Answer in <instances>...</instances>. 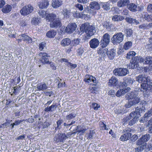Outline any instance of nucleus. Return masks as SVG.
<instances>
[{"mask_svg":"<svg viewBox=\"0 0 152 152\" xmlns=\"http://www.w3.org/2000/svg\"><path fill=\"white\" fill-rule=\"evenodd\" d=\"M70 13V10L66 9H64L63 12V15L66 18H68L69 17Z\"/></svg>","mask_w":152,"mask_h":152,"instance_id":"obj_52","label":"nucleus"},{"mask_svg":"<svg viewBox=\"0 0 152 152\" xmlns=\"http://www.w3.org/2000/svg\"><path fill=\"white\" fill-rule=\"evenodd\" d=\"M152 115V107L144 115L145 118L151 117Z\"/></svg>","mask_w":152,"mask_h":152,"instance_id":"obj_47","label":"nucleus"},{"mask_svg":"<svg viewBox=\"0 0 152 152\" xmlns=\"http://www.w3.org/2000/svg\"><path fill=\"white\" fill-rule=\"evenodd\" d=\"M69 126V125L66 123H64L63 124V127L62 128L64 132H66L68 129V128Z\"/></svg>","mask_w":152,"mask_h":152,"instance_id":"obj_60","label":"nucleus"},{"mask_svg":"<svg viewBox=\"0 0 152 152\" xmlns=\"http://www.w3.org/2000/svg\"><path fill=\"white\" fill-rule=\"evenodd\" d=\"M136 144L137 145H146V143L142 139V138L141 137L137 141Z\"/></svg>","mask_w":152,"mask_h":152,"instance_id":"obj_49","label":"nucleus"},{"mask_svg":"<svg viewBox=\"0 0 152 152\" xmlns=\"http://www.w3.org/2000/svg\"><path fill=\"white\" fill-rule=\"evenodd\" d=\"M128 9L133 12H135L140 11L139 7L134 3H129L127 5Z\"/></svg>","mask_w":152,"mask_h":152,"instance_id":"obj_16","label":"nucleus"},{"mask_svg":"<svg viewBox=\"0 0 152 152\" xmlns=\"http://www.w3.org/2000/svg\"><path fill=\"white\" fill-rule=\"evenodd\" d=\"M139 64L136 62H133L131 61L129 65V69H135L137 68Z\"/></svg>","mask_w":152,"mask_h":152,"instance_id":"obj_43","label":"nucleus"},{"mask_svg":"<svg viewBox=\"0 0 152 152\" xmlns=\"http://www.w3.org/2000/svg\"><path fill=\"white\" fill-rule=\"evenodd\" d=\"M76 116V114L75 113H71L66 115V119L67 120H69L75 118Z\"/></svg>","mask_w":152,"mask_h":152,"instance_id":"obj_46","label":"nucleus"},{"mask_svg":"<svg viewBox=\"0 0 152 152\" xmlns=\"http://www.w3.org/2000/svg\"><path fill=\"white\" fill-rule=\"evenodd\" d=\"M132 45V42L130 41L126 42L124 45L123 48L125 50H127L130 48Z\"/></svg>","mask_w":152,"mask_h":152,"instance_id":"obj_39","label":"nucleus"},{"mask_svg":"<svg viewBox=\"0 0 152 152\" xmlns=\"http://www.w3.org/2000/svg\"><path fill=\"white\" fill-rule=\"evenodd\" d=\"M48 85V84H46L45 83H41L37 85V88L39 91H44L47 89Z\"/></svg>","mask_w":152,"mask_h":152,"instance_id":"obj_24","label":"nucleus"},{"mask_svg":"<svg viewBox=\"0 0 152 152\" xmlns=\"http://www.w3.org/2000/svg\"><path fill=\"white\" fill-rule=\"evenodd\" d=\"M102 48H98L97 53L101 55L103 54H104L105 53H107L108 50L107 48L103 49V48L102 47Z\"/></svg>","mask_w":152,"mask_h":152,"instance_id":"obj_37","label":"nucleus"},{"mask_svg":"<svg viewBox=\"0 0 152 152\" xmlns=\"http://www.w3.org/2000/svg\"><path fill=\"white\" fill-rule=\"evenodd\" d=\"M146 64H152V57L148 56L145 58Z\"/></svg>","mask_w":152,"mask_h":152,"instance_id":"obj_51","label":"nucleus"},{"mask_svg":"<svg viewBox=\"0 0 152 152\" xmlns=\"http://www.w3.org/2000/svg\"><path fill=\"white\" fill-rule=\"evenodd\" d=\"M80 127L78 126H76V130L79 133L81 132L82 134L84 133L86 131V129L83 128L80 129Z\"/></svg>","mask_w":152,"mask_h":152,"instance_id":"obj_54","label":"nucleus"},{"mask_svg":"<svg viewBox=\"0 0 152 152\" xmlns=\"http://www.w3.org/2000/svg\"><path fill=\"white\" fill-rule=\"evenodd\" d=\"M39 19L37 17H34L32 19V23L34 25H37L40 23Z\"/></svg>","mask_w":152,"mask_h":152,"instance_id":"obj_50","label":"nucleus"},{"mask_svg":"<svg viewBox=\"0 0 152 152\" xmlns=\"http://www.w3.org/2000/svg\"><path fill=\"white\" fill-rule=\"evenodd\" d=\"M139 57L138 56H136L133 57L131 61L133 62H136L137 64H138V62L139 61Z\"/></svg>","mask_w":152,"mask_h":152,"instance_id":"obj_62","label":"nucleus"},{"mask_svg":"<svg viewBox=\"0 0 152 152\" xmlns=\"http://www.w3.org/2000/svg\"><path fill=\"white\" fill-rule=\"evenodd\" d=\"M95 134L94 131L93 130H90L87 139H92L93 138V136Z\"/></svg>","mask_w":152,"mask_h":152,"instance_id":"obj_56","label":"nucleus"},{"mask_svg":"<svg viewBox=\"0 0 152 152\" xmlns=\"http://www.w3.org/2000/svg\"><path fill=\"white\" fill-rule=\"evenodd\" d=\"M135 54L136 53L135 52L133 51H130L127 54L126 58L128 59H132Z\"/></svg>","mask_w":152,"mask_h":152,"instance_id":"obj_44","label":"nucleus"},{"mask_svg":"<svg viewBox=\"0 0 152 152\" xmlns=\"http://www.w3.org/2000/svg\"><path fill=\"white\" fill-rule=\"evenodd\" d=\"M141 137L142 139L146 143L151 138V136L149 134H146L142 135Z\"/></svg>","mask_w":152,"mask_h":152,"instance_id":"obj_40","label":"nucleus"},{"mask_svg":"<svg viewBox=\"0 0 152 152\" xmlns=\"http://www.w3.org/2000/svg\"><path fill=\"white\" fill-rule=\"evenodd\" d=\"M139 28H140L142 29H147V24H143L140 25L139 26Z\"/></svg>","mask_w":152,"mask_h":152,"instance_id":"obj_63","label":"nucleus"},{"mask_svg":"<svg viewBox=\"0 0 152 152\" xmlns=\"http://www.w3.org/2000/svg\"><path fill=\"white\" fill-rule=\"evenodd\" d=\"M126 21L128 23L134 24L137 25L139 23V22L135 19L131 17H126L125 18Z\"/></svg>","mask_w":152,"mask_h":152,"instance_id":"obj_30","label":"nucleus"},{"mask_svg":"<svg viewBox=\"0 0 152 152\" xmlns=\"http://www.w3.org/2000/svg\"><path fill=\"white\" fill-rule=\"evenodd\" d=\"M139 146L137 148H135L136 152H141L146 147V145H138Z\"/></svg>","mask_w":152,"mask_h":152,"instance_id":"obj_36","label":"nucleus"},{"mask_svg":"<svg viewBox=\"0 0 152 152\" xmlns=\"http://www.w3.org/2000/svg\"><path fill=\"white\" fill-rule=\"evenodd\" d=\"M115 75L119 76H126L129 73V70L126 68L116 69L113 71Z\"/></svg>","mask_w":152,"mask_h":152,"instance_id":"obj_7","label":"nucleus"},{"mask_svg":"<svg viewBox=\"0 0 152 152\" xmlns=\"http://www.w3.org/2000/svg\"><path fill=\"white\" fill-rule=\"evenodd\" d=\"M56 34V31L54 30H52L48 31L46 33V37L50 38H53Z\"/></svg>","mask_w":152,"mask_h":152,"instance_id":"obj_28","label":"nucleus"},{"mask_svg":"<svg viewBox=\"0 0 152 152\" xmlns=\"http://www.w3.org/2000/svg\"><path fill=\"white\" fill-rule=\"evenodd\" d=\"M100 129L101 130H108V128H107L105 124H104L103 122L102 121H100L99 123Z\"/></svg>","mask_w":152,"mask_h":152,"instance_id":"obj_45","label":"nucleus"},{"mask_svg":"<svg viewBox=\"0 0 152 152\" xmlns=\"http://www.w3.org/2000/svg\"><path fill=\"white\" fill-rule=\"evenodd\" d=\"M63 120L60 119L56 122L57 126L55 128V131H56L57 129L59 130L62 128L61 124L63 123Z\"/></svg>","mask_w":152,"mask_h":152,"instance_id":"obj_35","label":"nucleus"},{"mask_svg":"<svg viewBox=\"0 0 152 152\" xmlns=\"http://www.w3.org/2000/svg\"><path fill=\"white\" fill-rule=\"evenodd\" d=\"M100 7L105 11H107L110 9L109 4L107 3L101 2L100 3Z\"/></svg>","mask_w":152,"mask_h":152,"instance_id":"obj_33","label":"nucleus"},{"mask_svg":"<svg viewBox=\"0 0 152 152\" xmlns=\"http://www.w3.org/2000/svg\"><path fill=\"white\" fill-rule=\"evenodd\" d=\"M63 4V2L61 0H53L52 5L54 8H57L61 6Z\"/></svg>","mask_w":152,"mask_h":152,"instance_id":"obj_22","label":"nucleus"},{"mask_svg":"<svg viewBox=\"0 0 152 152\" xmlns=\"http://www.w3.org/2000/svg\"><path fill=\"white\" fill-rule=\"evenodd\" d=\"M137 96V92L136 91L127 93L126 95V98L127 99H133Z\"/></svg>","mask_w":152,"mask_h":152,"instance_id":"obj_21","label":"nucleus"},{"mask_svg":"<svg viewBox=\"0 0 152 152\" xmlns=\"http://www.w3.org/2000/svg\"><path fill=\"white\" fill-rule=\"evenodd\" d=\"M107 84L111 87H117L120 88V82L118 83V80L115 77H112L111 79L109 80Z\"/></svg>","mask_w":152,"mask_h":152,"instance_id":"obj_10","label":"nucleus"},{"mask_svg":"<svg viewBox=\"0 0 152 152\" xmlns=\"http://www.w3.org/2000/svg\"><path fill=\"white\" fill-rule=\"evenodd\" d=\"M71 42V39L69 38H64L61 41L60 44L63 47H66L69 45Z\"/></svg>","mask_w":152,"mask_h":152,"instance_id":"obj_25","label":"nucleus"},{"mask_svg":"<svg viewBox=\"0 0 152 152\" xmlns=\"http://www.w3.org/2000/svg\"><path fill=\"white\" fill-rule=\"evenodd\" d=\"M91 106V107L95 110H98V108L100 107L99 105L96 103H93Z\"/></svg>","mask_w":152,"mask_h":152,"instance_id":"obj_58","label":"nucleus"},{"mask_svg":"<svg viewBox=\"0 0 152 152\" xmlns=\"http://www.w3.org/2000/svg\"><path fill=\"white\" fill-rule=\"evenodd\" d=\"M38 14L40 17L42 18H45L46 15V12L45 11L43 10H40L39 11Z\"/></svg>","mask_w":152,"mask_h":152,"instance_id":"obj_53","label":"nucleus"},{"mask_svg":"<svg viewBox=\"0 0 152 152\" xmlns=\"http://www.w3.org/2000/svg\"><path fill=\"white\" fill-rule=\"evenodd\" d=\"M141 102L142 103V107L140 108L137 107L140 115H141L143 112H144L145 110L147 109L149 106V104L146 101H144V102Z\"/></svg>","mask_w":152,"mask_h":152,"instance_id":"obj_15","label":"nucleus"},{"mask_svg":"<svg viewBox=\"0 0 152 152\" xmlns=\"http://www.w3.org/2000/svg\"><path fill=\"white\" fill-rule=\"evenodd\" d=\"M131 132V130L129 128H127L124 129L123 132L124 134L121 136L119 139L120 140L124 142L129 140L132 136Z\"/></svg>","mask_w":152,"mask_h":152,"instance_id":"obj_4","label":"nucleus"},{"mask_svg":"<svg viewBox=\"0 0 152 152\" xmlns=\"http://www.w3.org/2000/svg\"><path fill=\"white\" fill-rule=\"evenodd\" d=\"M108 95L113 97L116 95L115 91L113 90H111L108 92Z\"/></svg>","mask_w":152,"mask_h":152,"instance_id":"obj_59","label":"nucleus"},{"mask_svg":"<svg viewBox=\"0 0 152 152\" xmlns=\"http://www.w3.org/2000/svg\"><path fill=\"white\" fill-rule=\"evenodd\" d=\"M46 44L44 42H41L39 45V49L40 50H42L46 47Z\"/></svg>","mask_w":152,"mask_h":152,"instance_id":"obj_57","label":"nucleus"},{"mask_svg":"<svg viewBox=\"0 0 152 152\" xmlns=\"http://www.w3.org/2000/svg\"><path fill=\"white\" fill-rule=\"evenodd\" d=\"M133 81L130 77H125L124 79L123 82H120V88L125 87L128 85L132 84Z\"/></svg>","mask_w":152,"mask_h":152,"instance_id":"obj_12","label":"nucleus"},{"mask_svg":"<svg viewBox=\"0 0 152 152\" xmlns=\"http://www.w3.org/2000/svg\"><path fill=\"white\" fill-rule=\"evenodd\" d=\"M67 137L65 135V133L56 134L53 138V141L56 143H63L66 140Z\"/></svg>","mask_w":152,"mask_h":152,"instance_id":"obj_9","label":"nucleus"},{"mask_svg":"<svg viewBox=\"0 0 152 152\" xmlns=\"http://www.w3.org/2000/svg\"><path fill=\"white\" fill-rule=\"evenodd\" d=\"M77 27V25L75 23L69 24L65 29L66 32L68 33L71 34L75 31Z\"/></svg>","mask_w":152,"mask_h":152,"instance_id":"obj_13","label":"nucleus"},{"mask_svg":"<svg viewBox=\"0 0 152 152\" xmlns=\"http://www.w3.org/2000/svg\"><path fill=\"white\" fill-rule=\"evenodd\" d=\"M61 26V22L59 18L52 21L50 23V27L52 28H56Z\"/></svg>","mask_w":152,"mask_h":152,"instance_id":"obj_18","label":"nucleus"},{"mask_svg":"<svg viewBox=\"0 0 152 152\" xmlns=\"http://www.w3.org/2000/svg\"><path fill=\"white\" fill-rule=\"evenodd\" d=\"M130 101L133 105H134L138 104L140 101V99L138 97L134 98L133 99H131Z\"/></svg>","mask_w":152,"mask_h":152,"instance_id":"obj_41","label":"nucleus"},{"mask_svg":"<svg viewBox=\"0 0 152 152\" xmlns=\"http://www.w3.org/2000/svg\"><path fill=\"white\" fill-rule=\"evenodd\" d=\"M138 138V136L137 135L134 134L131 137L130 141L131 142H134L136 141Z\"/></svg>","mask_w":152,"mask_h":152,"instance_id":"obj_61","label":"nucleus"},{"mask_svg":"<svg viewBox=\"0 0 152 152\" xmlns=\"http://www.w3.org/2000/svg\"><path fill=\"white\" fill-rule=\"evenodd\" d=\"M18 37L19 38V39H18V42H20L22 40L25 41L26 38H28V36L26 34H22L21 35H19Z\"/></svg>","mask_w":152,"mask_h":152,"instance_id":"obj_42","label":"nucleus"},{"mask_svg":"<svg viewBox=\"0 0 152 152\" xmlns=\"http://www.w3.org/2000/svg\"><path fill=\"white\" fill-rule=\"evenodd\" d=\"M95 29V27L94 26L91 25L88 23L82 24L80 27V30L83 32H85L89 37L94 34L96 32Z\"/></svg>","mask_w":152,"mask_h":152,"instance_id":"obj_1","label":"nucleus"},{"mask_svg":"<svg viewBox=\"0 0 152 152\" xmlns=\"http://www.w3.org/2000/svg\"><path fill=\"white\" fill-rule=\"evenodd\" d=\"M134 114L133 113H130L129 116L127 117L124 118L123 119V122H124V124L129 121V124L130 126L133 125V124H135L137 121V119L138 118L136 117L135 116H134Z\"/></svg>","mask_w":152,"mask_h":152,"instance_id":"obj_3","label":"nucleus"},{"mask_svg":"<svg viewBox=\"0 0 152 152\" xmlns=\"http://www.w3.org/2000/svg\"><path fill=\"white\" fill-rule=\"evenodd\" d=\"M49 5V2L47 0H44L42 1L38 4L39 7L41 9H44L47 8Z\"/></svg>","mask_w":152,"mask_h":152,"instance_id":"obj_31","label":"nucleus"},{"mask_svg":"<svg viewBox=\"0 0 152 152\" xmlns=\"http://www.w3.org/2000/svg\"><path fill=\"white\" fill-rule=\"evenodd\" d=\"M100 4H99L98 2L93 1L90 2L89 7L91 9L94 10H98L100 9Z\"/></svg>","mask_w":152,"mask_h":152,"instance_id":"obj_19","label":"nucleus"},{"mask_svg":"<svg viewBox=\"0 0 152 152\" xmlns=\"http://www.w3.org/2000/svg\"><path fill=\"white\" fill-rule=\"evenodd\" d=\"M110 40V37L108 33L105 34L102 36L100 41V45L102 48L106 47L109 44Z\"/></svg>","mask_w":152,"mask_h":152,"instance_id":"obj_5","label":"nucleus"},{"mask_svg":"<svg viewBox=\"0 0 152 152\" xmlns=\"http://www.w3.org/2000/svg\"><path fill=\"white\" fill-rule=\"evenodd\" d=\"M142 89L141 90L144 94L148 95L150 94V92H152V85L150 84H143L142 85Z\"/></svg>","mask_w":152,"mask_h":152,"instance_id":"obj_11","label":"nucleus"},{"mask_svg":"<svg viewBox=\"0 0 152 152\" xmlns=\"http://www.w3.org/2000/svg\"><path fill=\"white\" fill-rule=\"evenodd\" d=\"M130 89L129 87L127 88L124 87L123 89H120L118 90L116 93V95L118 97L121 96L122 95L125 94Z\"/></svg>","mask_w":152,"mask_h":152,"instance_id":"obj_20","label":"nucleus"},{"mask_svg":"<svg viewBox=\"0 0 152 152\" xmlns=\"http://www.w3.org/2000/svg\"><path fill=\"white\" fill-rule=\"evenodd\" d=\"M39 55L41 57V61L43 64H45L49 63V57L50 56L48 55L47 53H45L41 52L39 53Z\"/></svg>","mask_w":152,"mask_h":152,"instance_id":"obj_14","label":"nucleus"},{"mask_svg":"<svg viewBox=\"0 0 152 152\" xmlns=\"http://www.w3.org/2000/svg\"><path fill=\"white\" fill-rule=\"evenodd\" d=\"M124 35L121 32H118L115 34L111 38V42L114 44L118 45L122 42Z\"/></svg>","mask_w":152,"mask_h":152,"instance_id":"obj_2","label":"nucleus"},{"mask_svg":"<svg viewBox=\"0 0 152 152\" xmlns=\"http://www.w3.org/2000/svg\"><path fill=\"white\" fill-rule=\"evenodd\" d=\"M124 17L120 15H115L112 17V20L114 22H120L124 20Z\"/></svg>","mask_w":152,"mask_h":152,"instance_id":"obj_29","label":"nucleus"},{"mask_svg":"<svg viewBox=\"0 0 152 152\" xmlns=\"http://www.w3.org/2000/svg\"><path fill=\"white\" fill-rule=\"evenodd\" d=\"M130 2L129 0H120L117 2V6L120 7L127 6Z\"/></svg>","mask_w":152,"mask_h":152,"instance_id":"obj_26","label":"nucleus"},{"mask_svg":"<svg viewBox=\"0 0 152 152\" xmlns=\"http://www.w3.org/2000/svg\"><path fill=\"white\" fill-rule=\"evenodd\" d=\"M124 32L127 37H130L132 34L133 32L132 30L130 28L126 29L124 31Z\"/></svg>","mask_w":152,"mask_h":152,"instance_id":"obj_38","label":"nucleus"},{"mask_svg":"<svg viewBox=\"0 0 152 152\" xmlns=\"http://www.w3.org/2000/svg\"><path fill=\"white\" fill-rule=\"evenodd\" d=\"M12 10L11 6L9 5L5 6L2 9V11L4 13H6L10 12Z\"/></svg>","mask_w":152,"mask_h":152,"instance_id":"obj_34","label":"nucleus"},{"mask_svg":"<svg viewBox=\"0 0 152 152\" xmlns=\"http://www.w3.org/2000/svg\"><path fill=\"white\" fill-rule=\"evenodd\" d=\"M99 40L96 38L92 39L89 42L90 47L92 49H95L98 47L99 44Z\"/></svg>","mask_w":152,"mask_h":152,"instance_id":"obj_17","label":"nucleus"},{"mask_svg":"<svg viewBox=\"0 0 152 152\" xmlns=\"http://www.w3.org/2000/svg\"><path fill=\"white\" fill-rule=\"evenodd\" d=\"M107 54L110 60H112L114 58L116 55V51L113 49L107 51Z\"/></svg>","mask_w":152,"mask_h":152,"instance_id":"obj_23","label":"nucleus"},{"mask_svg":"<svg viewBox=\"0 0 152 152\" xmlns=\"http://www.w3.org/2000/svg\"><path fill=\"white\" fill-rule=\"evenodd\" d=\"M149 79L148 77L145 75H140L136 77V81L139 83H142L141 84V90L142 89V85L144 84H148L147 83Z\"/></svg>","mask_w":152,"mask_h":152,"instance_id":"obj_6","label":"nucleus"},{"mask_svg":"<svg viewBox=\"0 0 152 152\" xmlns=\"http://www.w3.org/2000/svg\"><path fill=\"white\" fill-rule=\"evenodd\" d=\"M147 11L150 12L152 13V4H149L147 7Z\"/></svg>","mask_w":152,"mask_h":152,"instance_id":"obj_64","label":"nucleus"},{"mask_svg":"<svg viewBox=\"0 0 152 152\" xmlns=\"http://www.w3.org/2000/svg\"><path fill=\"white\" fill-rule=\"evenodd\" d=\"M56 15L55 14H50L47 15L46 17V19L49 21H53L55 19H56Z\"/></svg>","mask_w":152,"mask_h":152,"instance_id":"obj_32","label":"nucleus"},{"mask_svg":"<svg viewBox=\"0 0 152 152\" xmlns=\"http://www.w3.org/2000/svg\"><path fill=\"white\" fill-rule=\"evenodd\" d=\"M57 105L56 104H53L50 106L46 107L44 109V111L45 112H53L57 108Z\"/></svg>","mask_w":152,"mask_h":152,"instance_id":"obj_27","label":"nucleus"},{"mask_svg":"<svg viewBox=\"0 0 152 152\" xmlns=\"http://www.w3.org/2000/svg\"><path fill=\"white\" fill-rule=\"evenodd\" d=\"M33 10V7L30 4L23 7L20 10L21 15L25 16L30 14Z\"/></svg>","mask_w":152,"mask_h":152,"instance_id":"obj_8","label":"nucleus"},{"mask_svg":"<svg viewBox=\"0 0 152 152\" xmlns=\"http://www.w3.org/2000/svg\"><path fill=\"white\" fill-rule=\"evenodd\" d=\"M131 113H133V114H134V116H135V117L137 118H139L141 115H140V113H139V111L137 109V108H135V111L132 112Z\"/></svg>","mask_w":152,"mask_h":152,"instance_id":"obj_55","label":"nucleus"},{"mask_svg":"<svg viewBox=\"0 0 152 152\" xmlns=\"http://www.w3.org/2000/svg\"><path fill=\"white\" fill-rule=\"evenodd\" d=\"M102 25L104 28L108 30L110 29V23L109 21H106L103 23Z\"/></svg>","mask_w":152,"mask_h":152,"instance_id":"obj_48","label":"nucleus"}]
</instances>
